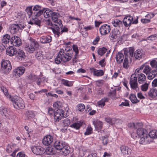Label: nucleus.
Masks as SVG:
<instances>
[{
	"instance_id": "nucleus-51",
	"label": "nucleus",
	"mask_w": 157,
	"mask_h": 157,
	"mask_svg": "<svg viewBox=\"0 0 157 157\" xmlns=\"http://www.w3.org/2000/svg\"><path fill=\"white\" fill-rule=\"evenodd\" d=\"M62 125L64 126H66L69 125L70 123V120L68 118H65L62 121Z\"/></svg>"
},
{
	"instance_id": "nucleus-30",
	"label": "nucleus",
	"mask_w": 157,
	"mask_h": 157,
	"mask_svg": "<svg viewBox=\"0 0 157 157\" xmlns=\"http://www.w3.org/2000/svg\"><path fill=\"white\" fill-rule=\"evenodd\" d=\"M52 40V37L49 36H42L40 39V41L42 44L49 43L51 42Z\"/></svg>"
},
{
	"instance_id": "nucleus-39",
	"label": "nucleus",
	"mask_w": 157,
	"mask_h": 157,
	"mask_svg": "<svg viewBox=\"0 0 157 157\" xmlns=\"http://www.w3.org/2000/svg\"><path fill=\"white\" fill-rule=\"evenodd\" d=\"M148 136L149 139L151 138L155 139L157 138V131L155 130H153L151 131L149 133Z\"/></svg>"
},
{
	"instance_id": "nucleus-4",
	"label": "nucleus",
	"mask_w": 157,
	"mask_h": 157,
	"mask_svg": "<svg viewBox=\"0 0 157 157\" xmlns=\"http://www.w3.org/2000/svg\"><path fill=\"white\" fill-rule=\"evenodd\" d=\"M39 44L34 39L30 37L29 44L25 45V49L29 53L34 52L36 48L39 47Z\"/></svg>"
},
{
	"instance_id": "nucleus-18",
	"label": "nucleus",
	"mask_w": 157,
	"mask_h": 157,
	"mask_svg": "<svg viewBox=\"0 0 157 157\" xmlns=\"http://www.w3.org/2000/svg\"><path fill=\"white\" fill-rule=\"evenodd\" d=\"M15 56L21 61L24 60L25 57L24 52L23 50L18 49H17L16 52H15Z\"/></svg>"
},
{
	"instance_id": "nucleus-46",
	"label": "nucleus",
	"mask_w": 157,
	"mask_h": 157,
	"mask_svg": "<svg viewBox=\"0 0 157 157\" xmlns=\"http://www.w3.org/2000/svg\"><path fill=\"white\" fill-rule=\"evenodd\" d=\"M25 11L27 13V14L29 16V18L31 16H32V17H33V13L32 12V6L27 8L25 10Z\"/></svg>"
},
{
	"instance_id": "nucleus-34",
	"label": "nucleus",
	"mask_w": 157,
	"mask_h": 157,
	"mask_svg": "<svg viewBox=\"0 0 157 157\" xmlns=\"http://www.w3.org/2000/svg\"><path fill=\"white\" fill-rule=\"evenodd\" d=\"M25 120H30L35 117L34 113L31 111L27 110L25 113Z\"/></svg>"
},
{
	"instance_id": "nucleus-61",
	"label": "nucleus",
	"mask_w": 157,
	"mask_h": 157,
	"mask_svg": "<svg viewBox=\"0 0 157 157\" xmlns=\"http://www.w3.org/2000/svg\"><path fill=\"white\" fill-rule=\"evenodd\" d=\"M104 83V81L102 80H100L97 81L96 82V83L97 86H100L101 85L103 84Z\"/></svg>"
},
{
	"instance_id": "nucleus-3",
	"label": "nucleus",
	"mask_w": 157,
	"mask_h": 157,
	"mask_svg": "<svg viewBox=\"0 0 157 157\" xmlns=\"http://www.w3.org/2000/svg\"><path fill=\"white\" fill-rule=\"evenodd\" d=\"M59 23L58 25H54L53 27L50 28V29L52 30L55 36L57 37H59L63 33L67 32L68 31V29L67 28L65 27L63 28L62 22Z\"/></svg>"
},
{
	"instance_id": "nucleus-59",
	"label": "nucleus",
	"mask_w": 157,
	"mask_h": 157,
	"mask_svg": "<svg viewBox=\"0 0 157 157\" xmlns=\"http://www.w3.org/2000/svg\"><path fill=\"white\" fill-rule=\"evenodd\" d=\"M41 8V6L39 5H36L34 6L33 10L35 12H38L40 10H40Z\"/></svg>"
},
{
	"instance_id": "nucleus-9",
	"label": "nucleus",
	"mask_w": 157,
	"mask_h": 157,
	"mask_svg": "<svg viewBox=\"0 0 157 157\" xmlns=\"http://www.w3.org/2000/svg\"><path fill=\"white\" fill-rule=\"evenodd\" d=\"M24 28L23 25L21 24H12L9 28L10 33L14 34L17 33L20 30H21Z\"/></svg>"
},
{
	"instance_id": "nucleus-16",
	"label": "nucleus",
	"mask_w": 157,
	"mask_h": 157,
	"mask_svg": "<svg viewBox=\"0 0 157 157\" xmlns=\"http://www.w3.org/2000/svg\"><path fill=\"white\" fill-rule=\"evenodd\" d=\"M59 14L57 12H53L51 17L52 21L55 23L54 25H58L60 22H62V21L58 19L59 17Z\"/></svg>"
},
{
	"instance_id": "nucleus-10",
	"label": "nucleus",
	"mask_w": 157,
	"mask_h": 157,
	"mask_svg": "<svg viewBox=\"0 0 157 157\" xmlns=\"http://www.w3.org/2000/svg\"><path fill=\"white\" fill-rule=\"evenodd\" d=\"M33 152L37 155L43 154L45 152V149L40 146H34L31 147Z\"/></svg>"
},
{
	"instance_id": "nucleus-17",
	"label": "nucleus",
	"mask_w": 157,
	"mask_h": 157,
	"mask_svg": "<svg viewBox=\"0 0 157 157\" xmlns=\"http://www.w3.org/2000/svg\"><path fill=\"white\" fill-rule=\"evenodd\" d=\"M10 42L14 46L16 47H19L21 44V39L17 36L12 37L10 40Z\"/></svg>"
},
{
	"instance_id": "nucleus-13",
	"label": "nucleus",
	"mask_w": 157,
	"mask_h": 157,
	"mask_svg": "<svg viewBox=\"0 0 157 157\" xmlns=\"http://www.w3.org/2000/svg\"><path fill=\"white\" fill-rule=\"evenodd\" d=\"M120 149L121 152L124 156H129L132 152V150L131 148L124 145L121 146L120 147Z\"/></svg>"
},
{
	"instance_id": "nucleus-11",
	"label": "nucleus",
	"mask_w": 157,
	"mask_h": 157,
	"mask_svg": "<svg viewBox=\"0 0 157 157\" xmlns=\"http://www.w3.org/2000/svg\"><path fill=\"white\" fill-rule=\"evenodd\" d=\"M64 111L62 109H59L55 112L54 115V121L56 122H58L59 120L64 118L63 115Z\"/></svg>"
},
{
	"instance_id": "nucleus-14",
	"label": "nucleus",
	"mask_w": 157,
	"mask_h": 157,
	"mask_svg": "<svg viewBox=\"0 0 157 157\" xmlns=\"http://www.w3.org/2000/svg\"><path fill=\"white\" fill-rule=\"evenodd\" d=\"M111 29L110 26L105 24L101 26L99 28L100 33L101 35H105L110 32Z\"/></svg>"
},
{
	"instance_id": "nucleus-53",
	"label": "nucleus",
	"mask_w": 157,
	"mask_h": 157,
	"mask_svg": "<svg viewBox=\"0 0 157 157\" xmlns=\"http://www.w3.org/2000/svg\"><path fill=\"white\" fill-rule=\"evenodd\" d=\"M92 128L90 126H88L86 129V132L84 133L85 135H90L92 133Z\"/></svg>"
},
{
	"instance_id": "nucleus-24",
	"label": "nucleus",
	"mask_w": 157,
	"mask_h": 157,
	"mask_svg": "<svg viewBox=\"0 0 157 157\" xmlns=\"http://www.w3.org/2000/svg\"><path fill=\"white\" fill-rule=\"evenodd\" d=\"M136 133L138 136L140 137L147 135V130L145 128H141V127H139L137 128Z\"/></svg>"
},
{
	"instance_id": "nucleus-45",
	"label": "nucleus",
	"mask_w": 157,
	"mask_h": 157,
	"mask_svg": "<svg viewBox=\"0 0 157 157\" xmlns=\"http://www.w3.org/2000/svg\"><path fill=\"white\" fill-rule=\"evenodd\" d=\"M107 50V49L104 47L100 48L98 50V53L99 55L102 56L105 53Z\"/></svg>"
},
{
	"instance_id": "nucleus-64",
	"label": "nucleus",
	"mask_w": 157,
	"mask_h": 157,
	"mask_svg": "<svg viewBox=\"0 0 157 157\" xmlns=\"http://www.w3.org/2000/svg\"><path fill=\"white\" fill-rule=\"evenodd\" d=\"M152 86L153 87H157V78H155L152 82Z\"/></svg>"
},
{
	"instance_id": "nucleus-37",
	"label": "nucleus",
	"mask_w": 157,
	"mask_h": 157,
	"mask_svg": "<svg viewBox=\"0 0 157 157\" xmlns=\"http://www.w3.org/2000/svg\"><path fill=\"white\" fill-rule=\"evenodd\" d=\"M143 125L142 123H130L128 124V126L130 128L137 129L139 127H142Z\"/></svg>"
},
{
	"instance_id": "nucleus-7",
	"label": "nucleus",
	"mask_w": 157,
	"mask_h": 157,
	"mask_svg": "<svg viewBox=\"0 0 157 157\" xmlns=\"http://www.w3.org/2000/svg\"><path fill=\"white\" fill-rule=\"evenodd\" d=\"M63 49H60L59 52V56H61V58L63 60V62H67L71 59L73 54V52L71 51L70 53L63 52Z\"/></svg>"
},
{
	"instance_id": "nucleus-49",
	"label": "nucleus",
	"mask_w": 157,
	"mask_h": 157,
	"mask_svg": "<svg viewBox=\"0 0 157 157\" xmlns=\"http://www.w3.org/2000/svg\"><path fill=\"white\" fill-rule=\"evenodd\" d=\"M94 75L97 76H102L104 74V72L102 70H96L95 71Z\"/></svg>"
},
{
	"instance_id": "nucleus-63",
	"label": "nucleus",
	"mask_w": 157,
	"mask_h": 157,
	"mask_svg": "<svg viewBox=\"0 0 157 157\" xmlns=\"http://www.w3.org/2000/svg\"><path fill=\"white\" fill-rule=\"evenodd\" d=\"M12 147L13 146L11 145H8L6 148V151L8 153H10L12 151Z\"/></svg>"
},
{
	"instance_id": "nucleus-31",
	"label": "nucleus",
	"mask_w": 157,
	"mask_h": 157,
	"mask_svg": "<svg viewBox=\"0 0 157 157\" xmlns=\"http://www.w3.org/2000/svg\"><path fill=\"white\" fill-rule=\"evenodd\" d=\"M119 31L118 30H114L110 33V39L111 40L118 39L119 37Z\"/></svg>"
},
{
	"instance_id": "nucleus-60",
	"label": "nucleus",
	"mask_w": 157,
	"mask_h": 157,
	"mask_svg": "<svg viewBox=\"0 0 157 157\" xmlns=\"http://www.w3.org/2000/svg\"><path fill=\"white\" fill-rule=\"evenodd\" d=\"M157 39V34H155L148 37V39L149 40H154Z\"/></svg>"
},
{
	"instance_id": "nucleus-42",
	"label": "nucleus",
	"mask_w": 157,
	"mask_h": 157,
	"mask_svg": "<svg viewBox=\"0 0 157 157\" xmlns=\"http://www.w3.org/2000/svg\"><path fill=\"white\" fill-rule=\"evenodd\" d=\"M129 99L133 103H136L139 102L140 101L137 99L136 96L133 94H131L129 96Z\"/></svg>"
},
{
	"instance_id": "nucleus-26",
	"label": "nucleus",
	"mask_w": 157,
	"mask_h": 157,
	"mask_svg": "<svg viewBox=\"0 0 157 157\" xmlns=\"http://www.w3.org/2000/svg\"><path fill=\"white\" fill-rule=\"evenodd\" d=\"M17 49L13 46H10L8 47L6 49V52L7 55L10 56H13L15 55V52Z\"/></svg>"
},
{
	"instance_id": "nucleus-55",
	"label": "nucleus",
	"mask_w": 157,
	"mask_h": 157,
	"mask_svg": "<svg viewBox=\"0 0 157 157\" xmlns=\"http://www.w3.org/2000/svg\"><path fill=\"white\" fill-rule=\"evenodd\" d=\"M102 143L104 145H106L108 142V137L107 136H102L101 137Z\"/></svg>"
},
{
	"instance_id": "nucleus-52",
	"label": "nucleus",
	"mask_w": 157,
	"mask_h": 157,
	"mask_svg": "<svg viewBox=\"0 0 157 157\" xmlns=\"http://www.w3.org/2000/svg\"><path fill=\"white\" fill-rule=\"evenodd\" d=\"M59 52L58 55L55 59V63L57 64H59L62 61H63V60L61 58V56H59Z\"/></svg>"
},
{
	"instance_id": "nucleus-2",
	"label": "nucleus",
	"mask_w": 157,
	"mask_h": 157,
	"mask_svg": "<svg viewBox=\"0 0 157 157\" xmlns=\"http://www.w3.org/2000/svg\"><path fill=\"white\" fill-rule=\"evenodd\" d=\"M135 49L134 48L130 47L128 48H125L123 49L125 58L124 59L123 63V67L124 68L127 69L128 67V53L129 55V58L131 59V58L133 56V53Z\"/></svg>"
},
{
	"instance_id": "nucleus-12",
	"label": "nucleus",
	"mask_w": 157,
	"mask_h": 157,
	"mask_svg": "<svg viewBox=\"0 0 157 157\" xmlns=\"http://www.w3.org/2000/svg\"><path fill=\"white\" fill-rule=\"evenodd\" d=\"M137 77L136 74H132L130 78L129 83L131 87L133 89H136L138 87Z\"/></svg>"
},
{
	"instance_id": "nucleus-35",
	"label": "nucleus",
	"mask_w": 157,
	"mask_h": 157,
	"mask_svg": "<svg viewBox=\"0 0 157 157\" xmlns=\"http://www.w3.org/2000/svg\"><path fill=\"white\" fill-rule=\"evenodd\" d=\"M124 55L122 53L118 52L116 55V59L117 63L118 64H120L122 62L124 59Z\"/></svg>"
},
{
	"instance_id": "nucleus-32",
	"label": "nucleus",
	"mask_w": 157,
	"mask_h": 157,
	"mask_svg": "<svg viewBox=\"0 0 157 157\" xmlns=\"http://www.w3.org/2000/svg\"><path fill=\"white\" fill-rule=\"evenodd\" d=\"M93 122L97 130H101L103 124V123L101 121L97 120L93 121Z\"/></svg>"
},
{
	"instance_id": "nucleus-5",
	"label": "nucleus",
	"mask_w": 157,
	"mask_h": 157,
	"mask_svg": "<svg viewBox=\"0 0 157 157\" xmlns=\"http://www.w3.org/2000/svg\"><path fill=\"white\" fill-rule=\"evenodd\" d=\"M10 101L13 102L14 107L16 109H23L25 107L23 99L20 97H13Z\"/></svg>"
},
{
	"instance_id": "nucleus-22",
	"label": "nucleus",
	"mask_w": 157,
	"mask_h": 157,
	"mask_svg": "<svg viewBox=\"0 0 157 157\" xmlns=\"http://www.w3.org/2000/svg\"><path fill=\"white\" fill-rule=\"evenodd\" d=\"M65 143L62 141L57 140L54 142V147L57 150H61L63 147Z\"/></svg>"
},
{
	"instance_id": "nucleus-47",
	"label": "nucleus",
	"mask_w": 157,
	"mask_h": 157,
	"mask_svg": "<svg viewBox=\"0 0 157 157\" xmlns=\"http://www.w3.org/2000/svg\"><path fill=\"white\" fill-rule=\"evenodd\" d=\"M45 150L46 154L49 155H53L54 153V151L53 149L51 147H48Z\"/></svg>"
},
{
	"instance_id": "nucleus-50",
	"label": "nucleus",
	"mask_w": 157,
	"mask_h": 157,
	"mask_svg": "<svg viewBox=\"0 0 157 157\" xmlns=\"http://www.w3.org/2000/svg\"><path fill=\"white\" fill-rule=\"evenodd\" d=\"M62 83L64 85L67 86H71L73 85V83L67 80L63 79Z\"/></svg>"
},
{
	"instance_id": "nucleus-57",
	"label": "nucleus",
	"mask_w": 157,
	"mask_h": 157,
	"mask_svg": "<svg viewBox=\"0 0 157 157\" xmlns=\"http://www.w3.org/2000/svg\"><path fill=\"white\" fill-rule=\"evenodd\" d=\"M78 109L80 112L83 111L84 110L85 106L83 104H80L78 105Z\"/></svg>"
},
{
	"instance_id": "nucleus-62",
	"label": "nucleus",
	"mask_w": 157,
	"mask_h": 157,
	"mask_svg": "<svg viewBox=\"0 0 157 157\" xmlns=\"http://www.w3.org/2000/svg\"><path fill=\"white\" fill-rule=\"evenodd\" d=\"M105 120L106 122L111 125H112L113 124L111 118L110 117L105 118Z\"/></svg>"
},
{
	"instance_id": "nucleus-25",
	"label": "nucleus",
	"mask_w": 157,
	"mask_h": 157,
	"mask_svg": "<svg viewBox=\"0 0 157 157\" xmlns=\"http://www.w3.org/2000/svg\"><path fill=\"white\" fill-rule=\"evenodd\" d=\"M139 141L140 144H146L149 143L151 141V140L149 139V137L148 136V135H147L143 136L141 137Z\"/></svg>"
},
{
	"instance_id": "nucleus-38",
	"label": "nucleus",
	"mask_w": 157,
	"mask_h": 157,
	"mask_svg": "<svg viewBox=\"0 0 157 157\" xmlns=\"http://www.w3.org/2000/svg\"><path fill=\"white\" fill-rule=\"evenodd\" d=\"M11 39L10 35L8 34H6L3 36L2 40V43L4 44H7L9 43Z\"/></svg>"
},
{
	"instance_id": "nucleus-54",
	"label": "nucleus",
	"mask_w": 157,
	"mask_h": 157,
	"mask_svg": "<svg viewBox=\"0 0 157 157\" xmlns=\"http://www.w3.org/2000/svg\"><path fill=\"white\" fill-rule=\"evenodd\" d=\"M64 49L62 48L64 50L63 52L70 53L71 51H73L71 47L70 46H64Z\"/></svg>"
},
{
	"instance_id": "nucleus-6",
	"label": "nucleus",
	"mask_w": 157,
	"mask_h": 157,
	"mask_svg": "<svg viewBox=\"0 0 157 157\" xmlns=\"http://www.w3.org/2000/svg\"><path fill=\"white\" fill-rule=\"evenodd\" d=\"M12 68L11 63L9 60H2L1 62V69L4 74H7L9 73Z\"/></svg>"
},
{
	"instance_id": "nucleus-43",
	"label": "nucleus",
	"mask_w": 157,
	"mask_h": 157,
	"mask_svg": "<svg viewBox=\"0 0 157 157\" xmlns=\"http://www.w3.org/2000/svg\"><path fill=\"white\" fill-rule=\"evenodd\" d=\"M38 76L34 74H31L28 76V80H30L31 82L36 81Z\"/></svg>"
},
{
	"instance_id": "nucleus-27",
	"label": "nucleus",
	"mask_w": 157,
	"mask_h": 157,
	"mask_svg": "<svg viewBox=\"0 0 157 157\" xmlns=\"http://www.w3.org/2000/svg\"><path fill=\"white\" fill-rule=\"evenodd\" d=\"M0 113L2 114H3L7 118L9 117L10 113L8 109L3 106L0 108Z\"/></svg>"
},
{
	"instance_id": "nucleus-21",
	"label": "nucleus",
	"mask_w": 157,
	"mask_h": 157,
	"mask_svg": "<svg viewBox=\"0 0 157 157\" xmlns=\"http://www.w3.org/2000/svg\"><path fill=\"white\" fill-rule=\"evenodd\" d=\"M134 56L136 59L139 60L143 58L144 57L143 50L140 49L137 50L134 52Z\"/></svg>"
},
{
	"instance_id": "nucleus-44",
	"label": "nucleus",
	"mask_w": 157,
	"mask_h": 157,
	"mask_svg": "<svg viewBox=\"0 0 157 157\" xmlns=\"http://www.w3.org/2000/svg\"><path fill=\"white\" fill-rule=\"evenodd\" d=\"M108 101V99L107 98H102L101 101H98V105L99 107H103L105 105V102H107Z\"/></svg>"
},
{
	"instance_id": "nucleus-8",
	"label": "nucleus",
	"mask_w": 157,
	"mask_h": 157,
	"mask_svg": "<svg viewBox=\"0 0 157 157\" xmlns=\"http://www.w3.org/2000/svg\"><path fill=\"white\" fill-rule=\"evenodd\" d=\"M42 13V12L41 11L38 12H34L32 17V20L29 21L28 23L32 25L35 24L40 26L41 21L40 20L37 18V17L40 16L41 15Z\"/></svg>"
},
{
	"instance_id": "nucleus-41",
	"label": "nucleus",
	"mask_w": 157,
	"mask_h": 157,
	"mask_svg": "<svg viewBox=\"0 0 157 157\" xmlns=\"http://www.w3.org/2000/svg\"><path fill=\"white\" fill-rule=\"evenodd\" d=\"M1 90L4 93L5 95L7 98H8L10 100L13 97L12 96L8 94V91L7 89L3 86H1Z\"/></svg>"
},
{
	"instance_id": "nucleus-20",
	"label": "nucleus",
	"mask_w": 157,
	"mask_h": 157,
	"mask_svg": "<svg viewBox=\"0 0 157 157\" xmlns=\"http://www.w3.org/2000/svg\"><path fill=\"white\" fill-rule=\"evenodd\" d=\"M53 138L50 135H47L45 136L43 140V144L46 146L50 145L53 142Z\"/></svg>"
},
{
	"instance_id": "nucleus-23",
	"label": "nucleus",
	"mask_w": 157,
	"mask_h": 157,
	"mask_svg": "<svg viewBox=\"0 0 157 157\" xmlns=\"http://www.w3.org/2000/svg\"><path fill=\"white\" fill-rule=\"evenodd\" d=\"M40 11H42V13H43L44 16L45 18H48L50 17L53 11L47 8H44L43 9L40 10L38 12Z\"/></svg>"
},
{
	"instance_id": "nucleus-36",
	"label": "nucleus",
	"mask_w": 157,
	"mask_h": 157,
	"mask_svg": "<svg viewBox=\"0 0 157 157\" xmlns=\"http://www.w3.org/2000/svg\"><path fill=\"white\" fill-rule=\"evenodd\" d=\"M113 26L116 27H121L123 26L122 21L119 20L115 19L112 22Z\"/></svg>"
},
{
	"instance_id": "nucleus-1",
	"label": "nucleus",
	"mask_w": 157,
	"mask_h": 157,
	"mask_svg": "<svg viewBox=\"0 0 157 157\" xmlns=\"http://www.w3.org/2000/svg\"><path fill=\"white\" fill-rule=\"evenodd\" d=\"M155 69L152 70L151 67L148 65L144 64L139 68L135 70V72H140V70L143 69V72L147 76V78L151 80L154 78L157 75V68H154Z\"/></svg>"
},
{
	"instance_id": "nucleus-56",
	"label": "nucleus",
	"mask_w": 157,
	"mask_h": 157,
	"mask_svg": "<svg viewBox=\"0 0 157 157\" xmlns=\"http://www.w3.org/2000/svg\"><path fill=\"white\" fill-rule=\"evenodd\" d=\"M53 106L56 109H60L59 108H60V103L59 101L55 102L53 104Z\"/></svg>"
},
{
	"instance_id": "nucleus-40",
	"label": "nucleus",
	"mask_w": 157,
	"mask_h": 157,
	"mask_svg": "<svg viewBox=\"0 0 157 157\" xmlns=\"http://www.w3.org/2000/svg\"><path fill=\"white\" fill-rule=\"evenodd\" d=\"M82 122L81 121H77L70 125V127L76 129H78L82 126Z\"/></svg>"
},
{
	"instance_id": "nucleus-48",
	"label": "nucleus",
	"mask_w": 157,
	"mask_h": 157,
	"mask_svg": "<svg viewBox=\"0 0 157 157\" xmlns=\"http://www.w3.org/2000/svg\"><path fill=\"white\" fill-rule=\"evenodd\" d=\"M72 48L74 51L75 52V55L74 56V59H75L79 52L78 47L77 45L74 44L72 46Z\"/></svg>"
},
{
	"instance_id": "nucleus-19",
	"label": "nucleus",
	"mask_w": 157,
	"mask_h": 157,
	"mask_svg": "<svg viewBox=\"0 0 157 157\" xmlns=\"http://www.w3.org/2000/svg\"><path fill=\"white\" fill-rule=\"evenodd\" d=\"M133 18L130 16H128L124 17L123 20V22L126 27L130 26L132 21Z\"/></svg>"
},
{
	"instance_id": "nucleus-29",
	"label": "nucleus",
	"mask_w": 157,
	"mask_h": 157,
	"mask_svg": "<svg viewBox=\"0 0 157 157\" xmlns=\"http://www.w3.org/2000/svg\"><path fill=\"white\" fill-rule=\"evenodd\" d=\"M148 95L149 97L152 98L157 96V89L152 88L148 92Z\"/></svg>"
},
{
	"instance_id": "nucleus-15",
	"label": "nucleus",
	"mask_w": 157,
	"mask_h": 157,
	"mask_svg": "<svg viewBox=\"0 0 157 157\" xmlns=\"http://www.w3.org/2000/svg\"><path fill=\"white\" fill-rule=\"evenodd\" d=\"M25 71V68L24 67H19L14 70L13 74L16 78H18L24 73Z\"/></svg>"
},
{
	"instance_id": "nucleus-28",
	"label": "nucleus",
	"mask_w": 157,
	"mask_h": 157,
	"mask_svg": "<svg viewBox=\"0 0 157 157\" xmlns=\"http://www.w3.org/2000/svg\"><path fill=\"white\" fill-rule=\"evenodd\" d=\"M70 147L65 143L64 145H63V147L60 151L64 155H67L70 153Z\"/></svg>"
},
{
	"instance_id": "nucleus-33",
	"label": "nucleus",
	"mask_w": 157,
	"mask_h": 157,
	"mask_svg": "<svg viewBox=\"0 0 157 157\" xmlns=\"http://www.w3.org/2000/svg\"><path fill=\"white\" fill-rule=\"evenodd\" d=\"M138 77V81L139 84H143L145 82L146 77L142 73H140L137 74Z\"/></svg>"
},
{
	"instance_id": "nucleus-58",
	"label": "nucleus",
	"mask_w": 157,
	"mask_h": 157,
	"mask_svg": "<svg viewBox=\"0 0 157 157\" xmlns=\"http://www.w3.org/2000/svg\"><path fill=\"white\" fill-rule=\"evenodd\" d=\"M148 88V85L146 82L144 83V84L141 86V90L143 91H146Z\"/></svg>"
}]
</instances>
